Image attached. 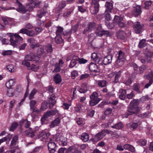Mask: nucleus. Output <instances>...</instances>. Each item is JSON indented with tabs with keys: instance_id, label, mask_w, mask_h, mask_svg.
<instances>
[{
	"instance_id": "nucleus-37",
	"label": "nucleus",
	"mask_w": 153,
	"mask_h": 153,
	"mask_svg": "<svg viewBox=\"0 0 153 153\" xmlns=\"http://www.w3.org/2000/svg\"><path fill=\"white\" fill-rule=\"evenodd\" d=\"M30 108H33L34 107H35L37 103V101L34 100H30Z\"/></svg>"
},
{
	"instance_id": "nucleus-38",
	"label": "nucleus",
	"mask_w": 153,
	"mask_h": 153,
	"mask_svg": "<svg viewBox=\"0 0 153 153\" xmlns=\"http://www.w3.org/2000/svg\"><path fill=\"white\" fill-rule=\"evenodd\" d=\"M146 40L144 39H143L140 40V41L139 44L138 45L139 48H141L145 47L146 44Z\"/></svg>"
},
{
	"instance_id": "nucleus-12",
	"label": "nucleus",
	"mask_w": 153,
	"mask_h": 153,
	"mask_svg": "<svg viewBox=\"0 0 153 153\" xmlns=\"http://www.w3.org/2000/svg\"><path fill=\"white\" fill-rule=\"evenodd\" d=\"M55 98L56 97L54 94H52L49 97V107L50 108H52L56 103V101L55 100Z\"/></svg>"
},
{
	"instance_id": "nucleus-49",
	"label": "nucleus",
	"mask_w": 153,
	"mask_h": 153,
	"mask_svg": "<svg viewBox=\"0 0 153 153\" xmlns=\"http://www.w3.org/2000/svg\"><path fill=\"white\" fill-rule=\"evenodd\" d=\"M110 33L107 30H103L102 34L101 35V36H102L103 35H105L106 36H110Z\"/></svg>"
},
{
	"instance_id": "nucleus-4",
	"label": "nucleus",
	"mask_w": 153,
	"mask_h": 153,
	"mask_svg": "<svg viewBox=\"0 0 153 153\" xmlns=\"http://www.w3.org/2000/svg\"><path fill=\"white\" fill-rule=\"evenodd\" d=\"M98 95L96 92H94L90 96L91 100L89 101L90 105L91 106H93L97 104L100 100L98 97Z\"/></svg>"
},
{
	"instance_id": "nucleus-21",
	"label": "nucleus",
	"mask_w": 153,
	"mask_h": 153,
	"mask_svg": "<svg viewBox=\"0 0 153 153\" xmlns=\"http://www.w3.org/2000/svg\"><path fill=\"white\" fill-rule=\"evenodd\" d=\"M80 138L83 142H85L88 140L89 136L87 133H83L80 135Z\"/></svg>"
},
{
	"instance_id": "nucleus-47",
	"label": "nucleus",
	"mask_w": 153,
	"mask_h": 153,
	"mask_svg": "<svg viewBox=\"0 0 153 153\" xmlns=\"http://www.w3.org/2000/svg\"><path fill=\"white\" fill-rule=\"evenodd\" d=\"M26 34L30 36H35V33L33 30H27Z\"/></svg>"
},
{
	"instance_id": "nucleus-5",
	"label": "nucleus",
	"mask_w": 153,
	"mask_h": 153,
	"mask_svg": "<svg viewBox=\"0 0 153 153\" xmlns=\"http://www.w3.org/2000/svg\"><path fill=\"white\" fill-rule=\"evenodd\" d=\"M123 21V18L120 16L115 15L113 19V24H110L108 23V22H106V25L107 26L108 28L112 29L114 27V24H117L121 21Z\"/></svg>"
},
{
	"instance_id": "nucleus-61",
	"label": "nucleus",
	"mask_w": 153,
	"mask_h": 153,
	"mask_svg": "<svg viewBox=\"0 0 153 153\" xmlns=\"http://www.w3.org/2000/svg\"><path fill=\"white\" fill-rule=\"evenodd\" d=\"M76 62L71 60V62L69 65V67L70 68L74 67L76 64Z\"/></svg>"
},
{
	"instance_id": "nucleus-14",
	"label": "nucleus",
	"mask_w": 153,
	"mask_h": 153,
	"mask_svg": "<svg viewBox=\"0 0 153 153\" xmlns=\"http://www.w3.org/2000/svg\"><path fill=\"white\" fill-rule=\"evenodd\" d=\"M141 13V7L140 6H137L134 8L132 11V13L135 16H136L139 15Z\"/></svg>"
},
{
	"instance_id": "nucleus-32",
	"label": "nucleus",
	"mask_w": 153,
	"mask_h": 153,
	"mask_svg": "<svg viewBox=\"0 0 153 153\" xmlns=\"http://www.w3.org/2000/svg\"><path fill=\"white\" fill-rule=\"evenodd\" d=\"M66 5V2L65 1H62L60 2L58 6V8L59 10L64 8Z\"/></svg>"
},
{
	"instance_id": "nucleus-6",
	"label": "nucleus",
	"mask_w": 153,
	"mask_h": 153,
	"mask_svg": "<svg viewBox=\"0 0 153 153\" xmlns=\"http://www.w3.org/2000/svg\"><path fill=\"white\" fill-rule=\"evenodd\" d=\"M48 149L49 153H54L56 151V145L53 142H48Z\"/></svg>"
},
{
	"instance_id": "nucleus-22",
	"label": "nucleus",
	"mask_w": 153,
	"mask_h": 153,
	"mask_svg": "<svg viewBox=\"0 0 153 153\" xmlns=\"http://www.w3.org/2000/svg\"><path fill=\"white\" fill-rule=\"evenodd\" d=\"M91 58L96 63H98L100 61V59L99 57L96 53H92Z\"/></svg>"
},
{
	"instance_id": "nucleus-34",
	"label": "nucleus",
	"mask_w": 153,
	"mask_h": 153,
	"mask_svg": "<svg viewBox=\"0 0 153 153\" xmlns=\"http://www.w3.org/2000/svg\"><path fill=\"white\" fill-rule=\"evenodd\" d=\"M106 82L105 80H99L98 82L97 85L99 86L102 88L106 86Z\"/></svg>"
},
{
	"instance_id": "nucleus-60",
	"label": "nucleus",
	"mask_w": 153,
	"mask_h": 153,
	"mask_svg": "<svg viewBox=\"0 0 153 153\" xmlns=\"http://www.w3.org/2000/svg\"><path fill=\"white\" fill-rule=\"evenodd\" d=\"M72 12V10H67L63 13V16L64 17H68L70 15Z\"/></svg>"
},
{
	"instance_id": "nucleus-63",
	"label": "nucleus",
	"mask_w": 153,
	"mask_h": 153,
	"mask_svg": "<svg viewBox=\"0 0 153 153\" xmlns=\"http://www.w3.org/2000/svg\"><path fill=\"white\" fill-rule=\"evenodd\" d=\"M112 111V109L111 108H107L104 112V114L105 115H108L110 114Z\"/></svg>"
},
{
	"instance_id": "nucleus-10",
	"label": "nucleus",
	"mask_w": 153,
	"mask_h": 153,
	"mask_svg": "<svg viewBox=\"0 0 153 153\" xmlns=\"http://www.w3.org/2000/svg\"><path fill=\"white\" fill-rule=\"evenodd\" d=\"M96 27V24L94 22H90L87 27L85 28L83 31V34H85L87 32H89L94 29Z\"/></svg>"
},
{
	"instance_id": "nucleus-45",
	"label": "nucleus",
	"mask_w": 153,
	"mask_h": 153,
	"mask_svg": "<svg viewBox=\"0 0 153 153\" xmlns=\"http://www.w3.org/2000/svg\"><path fill=\"white\" fill-rule=\"evenodd\" d=\"M18 126V124L16 122L13 123L10 128V130L11 131H13Z\"/></svg>"
},
{
	"instance_id": "nucleus-44",
	"label": "nucleus",
	"mask_w": 153,
	"mask_h": 153,
	"mask_svg": "<svg viewBox=\"0 0 153 153\" xmlns=\"http://www.w3.org/2000/svg\"><path fill=\"white\" fill-rule=\"evenodd\" d=\"M117 58L122 59H125V56L123 52L120 51L119 52L118 55L117 57Z\"/></svg>"
},
{
	"instance_id": "nucleus-36",
	"label": "nucleus",
	"mask_w": 153,
	"mask_h": 153,
	"mask_svg": "<svg viewBox=\"0 0 153 153\" xmlns=\"http://www.w3.org/2000/svg\"><path fill=\"white\" fill-rule=\"evenodd\" d=\"M150 116V113L149 111H147L143 114H141L139 115V117L142 118H144L146 117H148Z\"/></svg>"
},
{
	"instance_id": "nucleus-26",
	"label": "nucleus",
	"mask_w": 153,
	"mask_h": 153,
	"mask_svg": "<svg viewBox=\"0 0 153 153\" xmlns=\"http://www.w3.org/2000/svg\"><path fill=\"white\" fill-rule=\"evenodd\" d=\"M123 125L122 123L121 122H120L117 123L115 124L113 126H111V127L117 129H120L123 128Z\"/></svg>"
},
{
	"instance_id": "nucleus-40",
	"label": "nucleus",
	"mask_w": 153,
	"mask_h": 153,
	"mask_svg": "<svg viewBox=\"0 0 153 153\" xmlns=\"http://www.w3.org/2000/svg\"><path fill=\"white\" fill-rule=\"evenodd\" d=\"M63 27L60 26L57 27L56 32V35L57 36H60L61 33L63 31Z\"/></svg>"
},
{
	"instance_id": "nucleus-43",
	"label": "nucleus",
	"mask_w": 153,
	"mask_h": 153,
	"mask_svg": "<svg viewBox=\"0 0 153 153\" xmlns=\"http://www.w3.org/2000/svg\"><path fill=\"white\" fill-rule=\"evenodd\" d=\"M140 85L137 83H135L134 85L133 89L139 93H140Z\"/></svg>"
},
{
	"instance_id": "nucleus-13",
	"label": "nucleus",
	"mask_w": 153,
	"mask_h": 153,
	"mask_svg": "<svg viewBox=\"0 0 153 153\" xmlns=\"http://www.w3.org/2000/svg\"><path fill=\"white\" fill-rule=\"evenodd\" d=\"M103 132L102 130L101 131L96 134L93 138L94 140V141H97L102 139L105 136V134Z\"/></svg>"
},
{
	"instance_id": "nucleus-2",
	"label": "nucleus",
	"mask_w": 153,
	"mask_h": 153,
	"mask_svg": "<svg viewBox=\"0 0 153 153\" xmlns=\"http://www.w3.org/2000/svg\"><path fill=\"white\" fill-rule=\"evenodd\" d=\"M101 67H103L102 64H100L99 65L97 66L95 64L91 63L89 65V68L92 74L94 76H96L99 74Z\"/></svg>"
},
{
	"instance_id": "nucleus-54",
	"label": "nucleus",
	"mask_w": 153,
	"mask_h": 153,
	"mask_svg": "<svg viewBox=\"0 0 153 153\" xmlns=\"http://www.w3.org/2000/svg\"><path fill=\"white\" fill-rule=\"evenodd\" d=\"M146 67L145 65H142L139 67V71L140 74H143L144 70L146 69Z\"/></svg>"
},
{
	"instance_id": "nucleus-41",
	"label": "nucleus",
	"mask_w": 153,
	"mask_h": 153,
	"mask_svg": "<svg viewBox=\"0 0 153 153\" xmlns=\"http://www.w3.org/2000/svg\"><path fill=\"white\" fill-rule=\"evenodd\" d=\"M55 41L57 44H60L62 42L63 40L60 36L56 35L55 38Z\"/></svg>"
},
{
	"instance_id": "nucleus-15",
	"label": "nucleus",
	"mask_w": 153,
	"mask_h": 153,
	"mask_svg": "<svg viewBox=\"0 0 153 153\" xmlns=\"http://www.w3.org/2000/svg\"><path fill=\"white\" fill-rule=\"evenodd\" d=\"M18 140V136L16 135L14 136L12 140L11 141V143L10 146V149H16L17 147L16 146V144L17 141Z\"/></svg>"
},
{
	"instance_id": "nucleus-24",
	"label": "nucleus",
	"mask_w": 153,
	"mask_h": 153,
	"mask_svg": "<svg viewBox=\"0 0 153 153\" xmlns=\"http://www.w3.org/2000/svg\"><path fill=\"white\" fill-rule=\"evenodd\" d=\"M60 122V119L59 118H57L52 122L51 124L50 125V127L51 128L54 127L55 126H57Z\"/></svg>"
},
{
	"instance_id": "nucleus-30",
	"label": "nucleus",
	"mask_w": 153,
	"mask_h": 153,
	"mask_svg": "<svg viewBox=\"0 0 153 153\" xmlns=\"http://www.w3.org/2000/svg\"><path fill=\"white\" fill-rule=\"evenodd\" d=\"M125 59H122L117 58V59L116 61H115V64L119 66H122L124 63V61Z\"/></svg>"
},
{
	"instance_id": "nucleus-42",
	"label": "nucleus",
	"mask_w": 153,
	"mask_h": 153,
	"mask_svg": "<svg viewBox=\"0 0 153 153\" xmlns=\"http://www.w3.org/2000/svg\"><path fill=\"white\" fill-rule=\"evenodd\" d=\"M121 72L120 71L117 72L115 75V77L114 82L115 83H117L119 80V79L121 75Z\"/></svg>"
},
{
	"instance_id": "nucleus-28",
	"label": "nucleus",
	"mask_w": 153,
	"mask_h": 153,
	"mask_svg": "<svg viewBox=\"0 0 153 153\" xmlns=\"http://www.w3.org/2000/svg\"><path fill=\"white\" fill-rule=\"evenodd\" d=\"M61 76L59 74H57L54 77V80L56 84L59 83L61 81Z\"/></svg>"
},
{
	"instance_id": "nucleus-7",
	"label": "nucleus",
	"mask_w": 153,
	"mask_h": 153,
	"mask_svg": "<svg viewBox=\"0 0 153 153\" xmlns=\"http://www.w3.org/2000/svg\"><path fill=\"white\" fill-rule=\"evenodd\" d=\"M143 25L139 22H135L133 26L135 33H140L141 32Z\"/></svg>"
},
{
	"instance_id": "nucleus-39",
	"label": "nucleus",
	"mask_w": 153,
	"mask_h": 153,
	"mask_svg": "<svg viewBox=\"0 0 153 153\" xmlns=\"http://www.w3.org/2000/svg\"><path fill=\"white\" fill-rule=\"evenodd\" d=\"M55 68L52 71L53 73L58 72H59L61 70V66H59V64L57 63H56L54 65Z\"/></svg>"
},
{
	"instance_id": "nucleus-62",
	"label": "nucleus",
	"mask_w": 153,
	"mask_h": 153,
	"mask_svg": "<svg viewBox=\"0 0 153 153\" xmlns=\"http://www.w3.org/2000/svg\"><path fill=\"white\" fill-rule=\"evenodd\" d=\"M51 116L53 115L56 114L58 112V111L56 109H53L51 111H48Z\"/></svg>"
},
{
	"instance_id": "nucleus-51",
	"label": "nucleus",
	"mask_w": 153,
	"mask_h": 153,
	"mask_svg": "<svg viewBox=\"0 0 153 153\" xmlns=\"http://www.w3.org/2000/svg\"><path fill=\"white\" fill-rule=\"evenodd\" d=\"M22 64L24 66H26L27 67H29L30 66V63L28 61L26 60L25 59L22 62Z\"/></svg>"
},
{
	"instance_id": "nucleus-50",
	"label": "nucleus",
	"mask_w": 153,
	"mask_h": 153,
	"mask_svg": "<svg viewBox=\"0 0 153 153\" xmlns=\"http://www.w3.org/2000/svg\"><path fill=\"white\" fill-rule=\"evenodd\" d=\"M78 75V74L76 71H74L71 73V77L73 79H74L75 77L77 76Z\"/></svg>"
},
{
	"instance_id": "nucleus-58",
	"label": "nucleus",
	"mask_w": 153,
	"mask_h": 153,
	"mask_svg": "<svg viewBox=\"0 0 153 153\" xmlns=\"http://www.w3.org/2000/svg\"><path fill=\"white\" fill-rule=\"evenodd\" d=\"M149 100V98L147 95L143 96L140 99V100L142 102H144L145 101H148Z\"/></svg>"
},
{
	"instance_id": "nucleus-29",
	"label": "nucleus",
	"mask_w": 153,
	"mask_h": 153,
	"mask_svg": "<svg viewBox=\"0 0 153 153\" xmlns=\"http://www.w3.org/2000/svg\"><path fill=\"white\" fill-rule=\"evenodd\" d=\"M37 54L39 56H44L45 55V53L44 51V49L42 47H39L37 49Z\"/></svg>"
},
{
	"instance_id": "nucleus-35",
	"label": "nucleus",
	"mask_w": 153,
	"mask_h": 153,
	"mask_svg": "<svg viewBox=\"0 0 153 153\" xmlns=\"http://www.w3.org/2000/svg\"><path fill=\"white\" fill-rule=\"evenodd\" d=\"M78 27L79 25L78 24H76L73 26L72 27L71 29V32H68L67 33V34H70L72 33L75 32L77 31Z\"/></svg>"
},
{
	"instance_id": "nucleus-3",
	"label": "nucleus",
	"mask_w": 153,
	"mask_h": 153,
	"mask_svg": "<svg viewBox=\"0 0 153 153\" xmlns=\"http://www.w3.org/2000/svg\"><path fill=\"white\" fill-rule=\"evenodd\" d=\"M9 34L10 36V43L13 46L16 45L18 41L20 42L22 40V38L18 34L10 33Z\"/></svg>"
},
{
	"instance_id": "nucleus-52",
	"label": "nucleus",
	"mask_w": 153,
	"mask_h": 153,
	"mask_svg": "<svg viewBox=\"0 0 153 153\" xmlns=\"http://www.w3.org/2000/svg\"><path fill=\"white\" fill-rule=\"evenodd\" d=\"M81 108V106L80 104H76V106L74 107V110L76 112H79Z\"/></svg>"
},
{
	"instance_id": "nucleus-53",
	"label": "nucleus",
	"mask_w": 153,
	"mask_h": 153,
	"mask_svg": "<svg viewBox=\"0 0 153 153\" xmlns=\"http://www.w3.org/2000/svg\"><path fill=\"white\" fill-rule=\"evenodd\" d=\"M2 20L5 25H8L9 24V22L10 21V19L9 18L2 17Z\"/></svg>"
},
{
	"instance_id": "nucleus-9",
	"label": "nucleus",
	"mask_w": 153,
	"mask_h": 153,
	"mask_svg": "<svg viewBox=\"0 0 153 153\" xmlns=\"http://www.w3.org/2000/svg\"><path fill=\"white\" fill-rule=\"evenodd\" d=\"M67 152H71V153H81L79 148L75 145L70 146L66 150Z\"/></svg>"
},
{
	"instance_id": "nucleus-64",
	"label": "nucleus",
	"mask_w": 153,
	"mask_h": 153,
	"mask_svg": "<svg viewBox=\"0 0 153 153\" xmlns=\"http://www.w3.org/2000/svg\"><path fill=\"white\" fill-rule=\"evenodd\" d=\"M30 69L33 71H36L39 69V67L38 66H36V65H32L31 66Z\"/></svg>"
},
{
	"instance_id": "nucleus-20",
	"label": "nucleus",
	"mask_w": 153,
	"mask_h": 153,
	"mask_svg": "<svg viewBox=\"0 0 153 153\" xmlns=\"http://www.w3.org/2000/svg\"><path fill=\"white\" fill-rule=\"evenodd\" d=\"M20 124L21 126L23 123L25 124V127L26 128H28L29 127L30 125L31 122L30 121H28L27 119L24 120L22 119L20 121Z\"/></svg>"
},
{
	"instance_id": "nucleus-11",
	"label": "nucleus",
	"mask_w": 153,
	"mask_h": 153,
	"mask_svg": "<svg viewBox=\"0 0 153 153\" xmlns=\"http://www.w3.org/2000/svg\"><path fill=\"white\" fill-rule=\"evenodd\" d=\"M51 134L49 132H45L42 138H41V140L42 141L45 142H48L52 141V140L50 137Z\"/></svg>"
},
{
	"instance_id": "nucleus-19",
	"label": "nucleus",
	"mask_w": 153,
	"mask_h": 153,
	"mask_svg": "<svg viewBox=\"0 0 153 153\" xmlns=\"http://www.w3.org/2000/svg\"><path fill=\"white\" fill-rule=\"evenodd\" d=\"M16 83L14 79H10L6 83V86L8 88H11L12 87L14 86Z\"/></svg>"
},
{
	"instance_id": "nucleus-1",
	"label": "nucleus",
	"mask_w": 153,
	"mask_h": 153,
	"mask_svg": "<svg viewBox=\"0 0 153 153\" xmlns=\"http://www.w3.org/2000/svg\"><path fill=\"white\" fill-rule=\"evenodd\" d=\"M139 103L138 100L134 99L130 102L127 108V113L125 117L127 118L128 116L134 114H137L139 111V108L138 105Z\"/></svg>"
},
{
	"instance_id": "nucleus-31",
	"label": "nucleus",
	"mask_w": 153,
	"mask_h": 153,
	"mask_svg": "<svg viewBox=\"0 0 153 153\" xmlns=\"http://www.w3.org/2000/svg\"><path fill=\"white\" fill-rule=\"evenodd\" d=\"M37 92V91L35 89H33L28 95V98L30 100H33L34 98L35 95Z\"/></svg>"
},
{
	"instance_id": "nucleus-27",
	"label": "nucleus",
	"mask_w": 153,
	"mask_h": 153,
	"mask_svg": "<svg viewBox=\"0 0 153 153\" xmlns=\"http://www.w3.org/2000/svg\"><path fill=\"white\" fill-rule=\"evenodd\" d=\"M138 124L136 123H130L128 124V126L131 130H133L136 129L138 126Z\"/></svg>"
},
{
	"instance_id": "nucleus-16",
	"label": "nucleus",
	"mask_w": 153,
	"mask_h": 153,
	"mask_svg": "<svg viewBox=\"0 0 153 153\" xmlns=\"http://www.w3.org/2000/svg\"><path fill=\"white\" fill-rule=\"evenodd\" d=\"M113 56L111 55H108L105 57L103 61V63L105 65H108L112 62Z\"/></svg>"
},
{
	"instance_id": "nucleus-56",
	"label": "nucleus",
	"mask_w": 153,
	"mask_h": 153,
	"mask_svg": "<svg viewBox=\"0 0 153 153\" xmlns=\"http://www.w3.org/2000/svg\"><path fill=\"white\" fill-rule=\"evenodd\" d=\"M105 19L107 21V22H108V23H109L108 22L109 21L111 20V16L110 15L109 13H106L105 14ZM105 25H106V23H105Z\"/></svg>"
},
{
	"instance_id": "nucleus-25",
	"label": "nucleus",
	"mask_w": 153,
	"mask_h": 153,
	"mask_svg": "<svg viewBox=\"0 0 153 153\" xmlns=\"http://www.w3.org/2000/svg\"><path fill=\"white\" fill-rule=\"evenodd\" d=\"M105 6L107 8L106 9V11L111 12L113 8V4L112 3L110 2H106Z\"/></svg>"
},
{
	"instance_id": "nucleus-17",
	"label": "nucleus",
	"mask_w": 153,
	"mask_h": 153,
	"mask_svg": "<svg viewBox=\"0 0 153 153\" xmlns=\"http://www.w3.org/2000/svg\"><path fill=\"white\" fill-rule=\"evenodd\" d=\"M126 34L125 32L121 30L118 31L116 33L117 37L118 39H124L125 38Z\"/></svg>"
},
{
	"instance_id": "nucleus-59",
	"label": "nucleus",
	"mask_w": 153,
	"mask_h": 153,
	"mask_svg": "<svg viewBox=\"0 0 153 153\" xmlns=\"http://www.w3.org/2000/svg\"><path fill=\"white\" fill-rule=\"evenodd\" d=\"M111 135L113 137H119V135L117 132L115 131H112Z\"/></svg>"
},
{
	"instance_id": "nucleus-18",
	"label": "nucleus",
	"mask_w": 153,
	"mask_h": 153,
	"mask_svg": "<svg viewBox=\"0 0 153 153\" xmlns=\"http://www.w3.org/2000/svg\"><path fill=\"white\" fill-rule=\"evenodd\" d=\"M119 98L121 100H124L126 97V89H121L119 90Z\"/></svg>"
},
{
	"instance_id": "nucleus-23",
	"label": "nucleus",
	"mask_w": 153,
	"mask_h": 153,
	"mask_svg": "<svg viewBox=\"0 0 153 153\" xmlns=\"http://www.w3.org/2000/svg\"><path fill=\"white\" fill-rule=\"evenodd\" d=\"M78 90L80 93H84L86 92L87 91L86 84L83 83L82 86L78 88Z\"/></svg>"
},
{
	"instance_id": "nucleus-46",
	"label": "nucleus",
	"mask_w": 153,
	"mask_h": 153,
	"mask_svg": "<svg viewBox=\"0 0 153 153\" xmlns=\"http://www.w3.org/2000/svg\"><path fill=\"white\" fill-rule=\"evenodd\" d=\"M46 51L48 53H51L53 51V48L52 45L50 44H48L46 48Z\"/></svg>"
},
{
	"instance_id": "nucleus-57",
	"label": "nucleus",
	"mask_w": 153,
	"mask_h": 153,
	"mask_svg": "<svg viewBox=\"0 0 153 153\" xmlns=\"http://www.w3.org/2000/svg\"><path fill=\"white\" fill-rule=\"evenodd\" d=\"M153 83V79L149 80L148 83H147L144 86V88H147L149 87Z\"/></svg>"
},
{
	"instance_id": "nucleus-8",
	"label": "nucleus",
	"mask_w": 153,
	"mask_h": 153,
	"mask_svg": "<svg viewBox=\"0 0 153 153\" xmlns=\"http://www.w3.org/2000/svg\"><path fill=\"white\" fill-rule=\"evenodd\" d=\"M36 58H37V59L36 60H34V61H35V63H36L39 62V58L36 56L33 53H30L29 54L26 55L25 56V59L27 61H31L35 59Z\"/></svg>"
},
{
	"instance_id": "nucleus-33",
	"label": "nucleus",
	"mask_w": 153,
	"mask_h": 153,
	"mask_svg": "<svg viewBox=\"0 0 153 153\" xmlns=\"http://www.w3.org/2000/svg\"><path fill=\"white\" fill-rule=\"evenodd\" d=\"M102 28L101 25H99L95 31V33L97 36H101V34H102Z\"/></svg>"
},
{
	"instance_id": "nucleus-48",
	"label": "nucleus",
	"mask_w": 153,
	"mask_h": 153,
	"mask_svg": "<svg viewBox=\"0 0 153 153\" xmlns=\"http://www.w3.org/2000/svg\"><path fill=\"white\" fill-rule=\"evenodd\" d=\"M7 91V95L8 96L11 97L13 96V90L11 88H8Z\"/></svg>"
},
{
	"instance_id": "nucleus-55",
	"label": "nucleus",
	"mask_w": 153,
	"mask_h": 153,
	"mask_svg": "<svg viewBox=\"0 0 153 153\" xmlns=\"http://www.w3.org/2000/svg\"><path fill=\"white\" fill-rule=\"evenodd\" d=\"M65 138L63 139L59 142V144L62 146H64L67 145V143Z\"/></svg>"
}]
</instances>
